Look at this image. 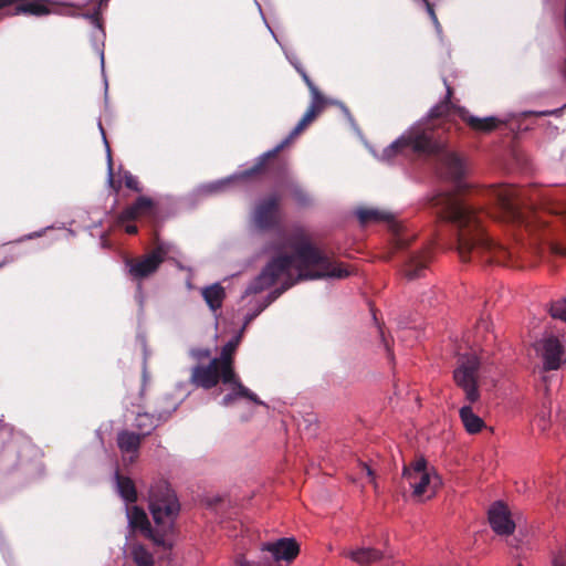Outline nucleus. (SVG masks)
Wrapping results in <instances>:
<instances>
[{
  "label": "nucleus",
  "instance_id": "9d476101",
  "mask_svg": "<svg viewBox=\"0 0 566 566\" xmlns=\"http://www.w3.org/2000/svg\"><path fill=\"white\" fill-rule=\"evenodd\" d=\"M431 471L428 468L427 460L422 457L403 467L402 478L407 480L412 489L413 497L420 499L429 491H431L429 496L434 494V489L440 483V479L437 474L432 475Z\"/></svg>",
  "mask_w": 566,
  "mask_h": 566
},
{
  "label": "nucleus",
  "instance_id": "b1692460",
  "mask_svg": "<svg viewBox=\"0 0 566 566\" xmlns=\"http://www.w3.org/2000/svg\"><path fill=\"white\" fill-rule=\"evenodd\" d=\"M227 385H231V392L227 394L222 398V405L224 407L231 406L238 398L248 399L260 406L264 405V402L261 401L254 392L241 382L238 376H234V379L229 381Z\"/></svg>",
  "mask_w": 566,
  "mask_h": 566
},
{
  "label": "nucleus",
  "instance_id": "c85d7f7f",
  "mask_svg": "<svg viewBox=\"0 0 566 566\" xmlns=\"http://www.w3.org/2000/svg\"><path fill=\"white\" fill-rule=\"evenodd\" d=\"M202 296L212 311H217L222 306L226 297L224 289L216 283L202 290Z\"/></svg>",
  "mask_w": 566,
  "mask_h": 566
},
{
  "label": "nucleus",
  "instance_id": "de8ad7c7",
  "mask_svg": "<svg viewBox=\"0 0 566 566\" xmlns=\"http://www.w3.org/2000/svg\"><path fill=\"white\" fill-rule=\"evenodd\" d=\"M177 409V405H172L171 408H170V411H175Z\"/></svg>",
  "mask_w": 566,
  "mask_h": 566
},
{
  "label": "nucleus",
  "instance_id": "ea45409f",
  "mask_svg": "<svg viewBox=\"0 0 566 566\" xmlns=\"http://www.w3.org/2000/svg\"><path fill=\"white\" fill-rule=\"evenodd\" d=\"M42 233H43V231L29 233V234H27L25 237H23L22 239H20L19 241H23V240H32V239H34V238L41 237V235H42Z\"/></svg>",
  "mask_w": 566,
  "mask_h": 566
},
{
  "label": "nucleus",
  "instance_id": "bb28decb",
  "mask_svg": "<svg viewBox=\"0 0 566 566\" xmlns=\"http://www.w3.org/2000/svg\"><path fill=\"white\" fill-rule=\"evenodd\" d=\"M459 416L467 432L470 434L479 433L485 427L483 419L473 412L471 406H463L459 411Z\"/></svg>",
  "mask_w": 566,
  "mask_h": 566
},
{
  "label": "nucleus",
  "instance_id": "e433bc0d",
  "mask_svg": "<svg viewBox=\"0 0 566 566\" xmlns=\"http://www.w3.org/2000/svg\"><path fill=\"white\" fill-rule=\"evenodd\" d=\"M360 465L366 471V474L371 479V482L374 483L375 488H377V484L375 483L374 471L371 470V468L364 462H361Z\"/></svg>",
  "mask_w": 566,
  "mask_h": 566
},
{
  "label": "nucleus",
  "instance_id": "ddd939ff",
  "mask_svg": "<svg viewBox=\"0 0 566 566\" xmlns=\"http://www.w3.org/2000/svg\"><path fill=\"white\" fill-rule=\"evenodd\" d=\"M171 245L159 242L153 252L140 258L132 259L126 262L129 275L134 280H143L153 274L160 263H163L170 251Z\"/></svg>",
  "mask_w": 566,
  "mask_h": 566
},
{
  "label": "nucleus",
  "instance_id": "20e7f679",
  "mask_svg": "<svg viewBox=\"0 0 566 566\" xmlns=\"http://www.w3.org/2000/svg\"><path fill=\"white\" fill-rule=\"evenodd\" d=\"M437 214L457 228V251L463 262L504 264L510 250L494 241L483 224L486 212L452 192H440L431 199Z\"/></svg>",
  "mask_w": 566,
  "mask_h": 566
},
{
  "label": "nucleus",
  "instance_id": "423d86ee",
  "mask_svg": "<svg viewBox=\"0 0 566 566\" xmlns=\"http://www.w3.org/2000/svg\"><path fill=\"white\" fill-rule=\"evenodd\" d=\"M128 526L140 530L157 545L171 547L177 522V495L166 480L156 482L149 492V510L155 523L151 528L145 511L136 505H125Z\"/></svg>",
  "mask_w": 566,
  "mask_h": 566
},
{
  "label": "nucleus",
  "instance_id": "cd10ccee",
  "mask_svg": "<svg viewBox=\"0 0 566 566\" xmlns=\"http://www.w3.org/2000/svg\"><path fill=\"white\" fill-rule=\"evenodd\" d=\"M345 556L349 557L350 559H353L354 562L361 566H367L371 563L380 560L384 555L379 549L363 547L355 551H350L346 553Z\"/></svg>",
  "mask_w": 566,
  "mask_h": 566
},
{
  "label": "nucleus",
  "instance_id": "58836bf2",
  "mask_svg": "<svg viewBox=\"0 0 566 566\" xmlns=\"http://www.w3.org/2000/svg\"><path fill=\"white\" fill-rule=\"evenodd\" d=\"M553 566H566V559L563 556H557L553 560Z\"/></svg>",
  "mask_w": 566,
  "mask_h": 566
},
{
  "label": "nucleus",
  "instance_id": "9b49d317",
  "mask_svg": "<svg viewBox=\"0 0 566 566\" xmlns=\"http://www.w3.org/2000/svg\"><path fill=\"white\" fill-rule=\"evenodd\" d=\"M356 216L363 226L379 222L388 223L389 230L392 232V245L396 250L405 249L410 244L401 224L392 212L379 208L364 207L357 209Z\"/></svg>",
  "mask_w": 566,
  "mask_h": 566
},
{
  "label": "nucleus",
  "instance_id": "dca6fc26",
  "mask_svg": "<svg viewBox=\"0 0 566 566\" xmlns=\"http://www.w3.org/2000/svg\"><path fill=\"white\" fill-rule=\"evenodd\" d=\"M489 522L492 530L501 536H509L515 530L509 507L501 501L495 502L489 510Z\"/></svg>",
  "mask_w": 566,
  "mask_h": 566
},
{
  "label": "nucleus",
  "instance_id": "f704fd0d",
  "mask_svg": "<svg viewBox=\"0 0 566 566\" xmlns=\"http://www.w3.org/2000/svg\"><path fill=\"white\" fill-rule=\"evenodd\" d=\"M122 179L128 189L134 190L136 192H140L143 190L137 177L134 176L132 172L127 170L123 171Z\"/></svg>",
  "mask_w": 566,
  "mask_h": 566
},
{
  "label": "nucleus",
  "instance_id": "a18cd8bd",
  "mask_svg": "<svg viewBox=\"0 0 566 566\" xmlns=\"http://www.w3.org/2000/svg\"><path fill=\"white\" fill-rule=\"evenodd\" d=\"M266 566H282V565H280L277 563H266Z\"/></svg>",
  "mask_w": 566,
  "mask_h": 566
},
{
  "label": "nucleus",
  "instance_id": "393cba45",
  "mask_svg": "<svg viewBox=\"0 0 566 566\" xmlns=\"http://www.w3.org/2000/svg\"><path fill=\"white\" fill-rule=\"evenodd\" d=\"M114 481L116 492L123 499L126 505L136 502L137 491L134 482L129 478L123 476L118 472H115Z\"/></svg>",
  "mask_w": 566,
  "mask_h": 566
},
{
  "label": "nucleus",
  "instance_id": "72a5a7b5",
  "mask_svg": "<svg viewBox=\"0 0 566 566\" xmlns=\"http://www.w3.org/2000/svg\"><path fill=\"white\" fill-rule=\"evenodd\" d=\"M551 315L566 322V298L554 302L551 306Z\"/></svg>",
  "mask_w": 566,
  "mask_h": 566
},
{
  "label": "nucleus",
  "instance_id": "8fccbe9b",
  "mask_svg": "<svg viewBox=\"0 0 566 566\" xmlns=\"http://www.w3.org/2000/svg\"><path fill=\"white\" fill-rule=\"evenodd\" d=\"M517 566H522V565H517Z\"/></svg>",
  "mask_w": 566,
  "mask_h": 566
},
{
  "label": "nucleus",
  "instance_id": "49530a36",
  "mask_svg": "<svg viewBox=\"0 0 566 566\" xmlns=\"http://www.w3.org/2000/svg\"><path fill=\"white\" fill-rule=\"evenodd\" d=\"M146 378H147V374H146V369L144 368V370H143V379H144V381H146Z\"/></svg>",
  "mask_w": 566,
  "mask_h": 566
},
{
  "label": "nucleus",
  "instance_id": "4468645a",
  "mask_svg": "<svg viewBox=\"0 0 566 566\" xmlns=\"http://www.w3.org/2000/svg\"><path fill=\"white\" fill-rule=\"evenodd\" d=\"M535 350L543 359L545 371L557 370L565 354L564 346L556 336H547L535 343Z\"/></svg>",
  "mask_w": 566,
  "mask_h": 566
},
{
  "label": "nucleus",
  "instance_id": "a19ab883",
  "mask_svg": "<svg viewBox=\"0 0 566 566\" xmlns=\"http://www.w3.org/2000/svg\"><path fill=\"white\" fill-rule=\"evenodd\" d=\"M125 231L129 234H135L137 232V227L134 224H127L125 227Z\"/></svg>",
  "mask_w": 566,
  "mask_h": 566
},
{
  "label": "nucleus",
  "instance_id": "c9c22d12",
  "mask_svg": "<svg viewBox=\"0 0 566 566\" xmlns=\"http://www.w3.org/2000/svg\"><path fill=\"white\" fill-rule=\"evenodd\" d=\"M422 3L424 4L426 11L429 14V17H430V19H431L436 30L438 32H441L442 28H441V24H440V22L438 20L437 14H436L433 4L429 0H422Z\"/></svg>",
  "mask_w": 566,
  "mask_h": 566
},
{
  "label": "nucleus",
  "instance_id": "1a4fd4ad",
  "mask_svg": "<svg viewBox=\"0 0 566 566\" xmlns=\"http://www.w3.org/2000/svg\"><path fill=\"white\" fill-rule=\"evenodd\" d=\"M480 358L473 354H464L458 358V366L453 371L455 385L464 391L465 399L474 403L480 399L478 387Z\"/></svg>",
  "mask_w": 566,
  "mask_h": 566
},
{
  "label": "nucleus",
  "instance_id": "473e14b6",
  "mask_svg": "<svg viewBox=\"0 0 566 566\" xmlns=\"http://www.w3.org/2000/svg\"><path fill=\"white\" fill-rule=\"evenodd\" d=\"M98 127H99V130H101V134H102V137H103V142H104V145H105V148H106L107 170H108L107 181H108L109 185H112L114 179H113V167H112L111 148H109L108 142L106 139L104 128H103L101 123H98Z\"/></svg>",
  "mask_w": 566,
  "mask_h": 566
},
{
  "label": "nucleus",
  "instance_id": "09e8293b",
  "mask_svg": "<svg viewBox=\"0 0 566 566\" xmlns=\"http://www.w3.org/2000/svg\"><path fill=\"white\" fill-rule=\"evenodd\" d=\"M384 342H385V347H386V349L389 352V345H388V343H387L386 340H384Z\"/></svg>",
  "mask_w": 566,
  "mask_h": 566
},
{
  "label": "nucleus",
  "instance_id": "f257e3e1",
  "mask_svg": "<svg viewBox=\"0 0 566 566\" xmlns=\"http://www.w3.org/2000/svg\"><path fill=\"white\" fill-rule=\"evenodd\" d=\"M291 248L292 254H279L266 263L248 285L244 295L261 293L275 284L279 277L286 275L282 285L268 295L270 304L297 282L324 277L345 279L352 274V270L343 262L326 255L304 233L293 235Z\"/></svg>",
  "mask_w": 566,
  "mask_h": 566
},
{
  "label": "nucleus",
  "instance_id": "7c9ffc66",
  "mask_svg": "<svg viewBox=\"0 0 566 566\" xmlns=\"http://www.w3.org/2000/svg\"><path fill=\"white\" fill-rule=\"evenodd\" d=\"M130 555L136 566H155L153 554L143 545H133Z\"/></svg>",
  "mask_w": 566,
  "mask_h": 566
},
{
  "label": "nucleus",
  "instance_id": "c756f323",
  "mask_svg": "<svg viewBox=\"0 0 566 566\" xmlns=\"http://www.w3.org/2000/svg\"><path fill=\"white\" fill-rule=\"evenodd\" d=\"M49 10L42 0H24L14 8V13H30L42 15L48 13Z\"/></svg>",
  "mask_w": 566,
  "mask_h": 566
},
{
  "label": "nucleus",
  "instance_id": "4be33fe9",
  "mask_svg": "<svg viewBox=\"0 0 566 566\" xmlns=\"http://www.w3.org/2000/svg\"><path fill=\"white\" fill-rule=\"evenodd\" d=\"M155 202L153 199L140 196L129 207H127L119 216L120 222L138 219L140 217L151 216L154 213Z\"/></svg>",
  "mask_w": 566,
  "mask_h": 566
},
{
  "label": "nucleus",
  "instance_id": "5701e85b",
  "mask_svg": "<svg viewBox=\"0 0 566 566\" xmlns=\"http://www.w3.org/2000/svg\"><path fill=\"white\" fill-rule=\"evenodd\" d=\"M235 347L237 344L234 342L227 343L221 349L220 357L212 359L218 360V365L221 367V381L223 384H228L237 376L233 369V354Z\"/></svg>",
  "mask_w": 566,
  "mask_h": 566
},
{
  "label": "nucleus",
  "instance_id": "4c0bfd02",
  "mask_svg": "<svg viewBox=\"0 0 566 566\" xmlns=\"http://www.w3.org/2000/svg\"><path fill=\"white\" fill-rule=\"evenodd\" d=\"M552 252L557 255H566V249L558 245V244H552Z\"/></svg>",
  "mask_w": 566,
  "mask_h": 566
},
{
  "label": "nucleus",
  "instance_id": "2eb2a0df",
  "mask_svg": "<svg viewBox=\"0 0 566 566\" xmlns=\"http://www.w3.org/2000/svg\"><path fill=\"white\" fill-rule=\"evenodd\" d=\"M262 551L269 552L271 554L272 559L268 560L266 563L280 564L282 560L291 563L297 557L300 553V546L294 538L284 537L273 543L263 544Z\"/></svg>",
  "mask_w": 566,
  "mask_h": 566
},
{
  "label": "nucleus",
  "instance_id": "f8f14e48",
  "mask_svg": "<svg viewBox=\"0 0 566 566\" xmlns=\"http://www.w3.org/2000/svg\"><path fill=\"white\" fill-rule=\"evenodd\" d=\"M252 222L259 230H271L281 223V197L271 193L261 199L252 212Z\"/></svg>",
  "mask_w": 566,
  "mask_h": 566
},
{
  "label": "nucleus",
  "instance_id": "f3484780",
  "mask_svg": "<svg viewBox=\"0 0 566 566\" xmlns=\"http://www.w3.org/2000/svg\"><path fill=\"white\" fill-rule=\"evenodd\" d=\"M432 259L431 248L426 247L424 249L412 252L406 260L402 272L408 280H415L422 275V272L427 269L429 262Z\"/></svg>",
  "mask_w": 566,
  "mask_h": 566
},
{
  "label": "nucleus",
  "instance_id": "79ce46f5",
  "mask_svg": "<svg viewBox=\"0 0 566 566\" xmlns=\"http://www.w3.org/2000/svg\"><path fill=\"white\" fill-rule=\"evenodd\" d=\"M237 566H254V565L245 559H239L237 562Z\"/></svg>",
  "mask_w": 566,
  "mask_h": 566
},
{
  "label": "nucleus",
  "instance_id": "a878e982",
  "mask_svg": "<svg viewBox=\"0 0 566 566\" xmlns=\"http://www.w3.org/2000/svg\"><path fill=\"white\" fill-rule=\"evenodd\" d=\"M168 416L167 413H159L156 418L148 412H140L135 418L134 427L138 430L137 433L146 437L158 426L159 420H166Z\"/></svg>",
  "mask_w": 566,
  "mask_h": 566
},
{
  "label": "nucleus",
  "instance_id": "c03bdc74",
  "mask_svg": "<svg viewBox=\"0 0 566 566\" xmlns=\"http://www.w3.org/2000/svg\"><path fill=\"white\" fill-rule=\"evenodd\" d=\"M15 0H0V8L14 2Z\"/></svg>",
  "mask_w": 566,
  "mask_h": 566
},
{
  "label": "nucleus",
  "instance_id": "6e6552de",
  "mask_svg": "<svg viewBox=\"0 0 566 566\" xmlns=\"http://www.w3.org/2000/svg\"><path fill=\"white\" fill-rule=\"evenodd\" d=\"M494 198L499 213L494 217L496 219L525 227L531 232L545 228L548 223L528 205L526 190L523 188L512 185L500 187L494 190Z\"/></svg>",
  "mask_w": 566,
  "mask_h": 566
},
{
  "label": "nucleus",
  "instance_id": "6ab92c4d",
  "mask_svg": "<svg viewBox=\"0 0 566 566\" xmlns=\"http://www.w3.org/2000/svg\"><path fill=\"white\" fill-rule=\"evenodd\" d=\"M142 436L137 432L122 430L117 434V446L123 454L124 461L134 462L138 457Z\"/></svg>",
  "mask_w": 566,
  "mask_h": 566
},
{
  "label": "nucleus",
  "instance_id": "39448f33",
  "mask_svg": "<svg viewBox=\"0 0 566 566\" xmlns=\"http://www.w3.org/2000/svg\"><path fill=\"white\" fill-rule=\"evenodd\" d=\"M443 83L447 90L446 97L431 108L429 120L418 123L407 129L397 140L385 149V155L391 157L396 154H402L437 158L444 169L446 176L454 182H460L464 175V164L455 153L447 148L446 124L434 123L436 119L448 115L453 107L451 103L453 88L446 78Z\"/></svg>",
  "mask_w": 566,
  "mask_h": 566
},
{
  "label": "nucleus",
  "instance_id": "0eeeda50",
  "mask_svg": "<svg viewBox=\"0 0 566 566\" xmlns=\"http://www.w3.org/2000/svg\"><path fill=\"white\" fill-rule=\"evenodd\" d=\"M297 71L308 87L312 96L307 111L304 113L297 125L284 140H282L273 149L259 156L252 167L234 174L233 176L229 177L226 182L256 180L268 175H281L285 169V164L279 158V154L285 147H287L310 124H312L326 107L327 99L319 92L307 73L303 69H297Z\"/></svg>",
  "mask_w": 566,
  "mask_h": 566
},
{
  "label": "nucleus",
  "instance_id": "7ed1b4c3",
  "mask_svg": "<svg viewBox=\"0 0 566 566\" xmlns=\"http://www.w3.org/2000/svg\"><path fill=\"white\" fill-rule=\"evenodd\" d=\"M291 248L292 254H279L266 263L248 285L244 295L261 293L275 284L279 277L286 275L282 285L268 295L270 304L297 282L324 277L345 279L352 274V270L343 262L326 255L304 233L293 235Z\"/></svg>",
  "mask_w": 566,
  "mask_h": 566
},
{
  "label": "nucleus",
  "instance_id": "37998d69",
  "mask_svg": "<svg viewBox=\"0 0 566 566\" xmlns=\"http://www.w3.org/2000/svg\"><path fill=\"white\" fill-rule=\"evenodd\" d=\"M220 501H221L220 497H214V499L208 501V505L211 507L216 506Z\"/></svg>",
  "mask_w": 566,
  "mask_h": 566
},
{
  "label": "nucleus",
  "instance_id": "aec40b11",
  "mask_svg": "<svg viewBox=\"0 0 566 566\" xmlns=\"http://www.w3.org/2000/svg\"><path fill=\"white\" fill-rule=\"evenodd\" d=\"M459 115L461 119L474 132L489 134L495 130L503 122L495 116L476 117L471 115L467 109L460 108Z\"/></svg>",
  "mask_w": 566,
  "mask_h": 566
},
{
  "label": "nucleus",
  "instance_id": "f03ea898",
  "mask_svg": "<svg viewBox=\"0 0 566 566\" xmlns=\"http://www.w3.org/2000/svg\"><path fill=\"white\" fill-rule=\"evenodd\" d=\"M291 248L292 254H279L266 263L248 285L244 295L261 293L275 284L279 277L286 275L282 285L268 295L270 304L297 282L324 277L345 279L352 274V270L343 262L326 255L304 233L293 235Z\"/></svg>",
  "mask_w": 566,
  "mask_h": 566
},
{
  "label": "nucleus",
  "instance_id": "2f4dec72",
  "mask_svg": "<svg viewBox=\"0 0 566 566\" xmlns=\"http://www.w3.org/2000/svg\"><path fill=\"white\" fill-rule=\"evenodd\" d=\"M290 192L293 199L301 206H307L311 202L308 193L298 185H291Z\"/></svg>",
  "mask_w": 566,
  "mask_h": 566
},
{
  "label": "nucleus",
  "instance_id": "412c9836",
  "mask_svg": "<svg viewBox=\"0 0 566 566\" xmlns=\"http://www.w3.org/2000/svg\"><path fill=\"white\" fill-rule=\"evenodd\" d=\"M107 1L108 0H97L98 9L95 12L85 15L91 21V23L94 27V30H93V33H92V43H93V46H94L95 51L99 54L101 66H102V72L103 73H104V50H103V45H104L105 32H104V30L102 28V24H101L99 10H101L102 6L106 4Z\"/></svg>",
  "mask_w": 566,
  "mask_h": 566
},
{
  "label": "nucleus",
  "instance_id": "a211bd4d",
  "mask_svg": "<svg viewBox=\"0 0 566 566\" xmlns=\"http://www.w3.org/2000/svg\"><path fill=\"white\" fill-rule=\"evenodd\" d=\"M192 381L205 389H211L221 380V367L218 360H211L207 366H197L192 370Z\"/></svg>",
  "mask_w": 566,
  "mask_h": 566
}]
</instances>
